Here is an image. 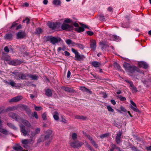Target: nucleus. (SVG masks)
<instances>
[{
  "mask_svg": "<svg viewBox=\"0 0 151 151\" xmlns=\"http://www.w3.org/2000/svg\"><path fill=\"white\" fill-rule=\"evenodd\" d=\"M58 24L57 23L52 22H50L47 23V25L49 27L52 29H55L56 27Z\"/></svg>",
  "mask_w": 151,
  "mask_h": 151,
  "instance_id": "nucleus-12",
  "label": "nucleus"
},
{
  "mask_svg": "<svg viewBox=\"0 0 151 151\" xmlns=\"http://www.w3.org/2000/svg\"><path fill=\"white\" fill-rule=\"evenodd\" d=\"M108 134H102V135H101L100 136V137L103 139V138H104L105 137H107L108 136Z\"/></svg>",
  "mask_w": 151,
  "mask_h": 151,
  "instance_id": "nucleus-45",
  "label": "nucleus"
},
{
  "mask_svg": "<svg viewBox=\"0 0 151 151\" xmlns=\"http://www.w3.org/2000/svg\"><path fill=\"white\" fill-rule=\"evenodd\" d=\"M100 45L102 50L108 47L107 44L104 42H101L100 43Z\"/></svg>",
  "mask_w": 151,
  "mask_h": 151,
  "instance_id": "nucleus-21",
  "label": "nucleus"
},
{
  "mask_svg": "<svg viewBox=\"0 0 151 151\" xmlns=\"http://www.w3.org/2000/svg\"><path fill=\"white\" fill-rule=\"evenodd\" d=\"M88 34L89 35L91 36L93 35V32H92L88 31L87 32Z\"/></svg>",
  "mask_w": 151,
  "mask_h": 151,
  "instance_id": "nucleus-57",
  "label": "nucleus"
},
{
  "mask_svg": "<svg viewBox=\"0 0 151 151\" xmlns=\"http://www.w3.org/2000/svg\"><path fill=\"white\" fill-rule=\"evenodd\" d=\"M62 117V122H64L65 123H66L67 122V121L65 120V119L63 118V116L61 117Z\"/></svg>",
  "mask_w": 151,
  "mask_h": 151,
  "instance_id": "nucleus-55",
  "label": "nucleus"
},
{
  "mask_svg": "<svg viewBox=\"0 0 151 151\" xmlns=\"http://www.w3.org/2000/svg\"><path fill=\"white\" fill-rule=\"evenodd\" d=\"M1 118L0 117V132L6 135L8 134V131L6 129L2 128L3 122L1 120Z\"/></svg>",
  "mask_w": 151,
  "mask_h": 151,
  "instance_id": "nucleus-10",
  "label": "nucleus"
},
{
  "mask_svg": "<svg viewBox=\"0 0 151 151\" xmlns=\"http://www.w3.org/2000/svg\"><path fill=\"white\" fill-rule=\"evenodd\" d=\"M32 116L33 117H35L36 119L38 118V116L37 115V113L36 112H34Z\"/></svg>",
  "mask_w": 151,
  "mask_h": 151,
  "instance_id": "nucleus-48",
  "label": "nucleus"
},
{
  "mask_svg": "<svg viewBox=\"0 0 151 151\" xmlns=\"http://www.w3.org/2000/svg\"><path fill=\"white\" fill-rule=\"evenodd\" d=\"M52 94L51 91L49 89H47L45 90V94L48 96H51Z\"/></svg>",
  "mask_w": 151,
  "mask_h": 151,
  "instance_id": "nucleus-27",
  "label": "nucleus"
},
{
  "mask_svg": "<svg viewBox=\"0 0 151 151\" xmlns=\"http://www.w3.org/2000/svg\"><path fill=\"white\" fill-rule=\"evenodd\" d=\"M73 25L75 27H76V28H77L78 27H79V25H78V24L76 23V22H75L73 24Z\"/></svg>",
  "mask_w": 151,
  "mask_h": 151,
  "instance_id": "nucleus-62",
  "label": "nucleus"
},
{
  "mask_svg": "<svg viewBox=\"0 0 151 151\" xmlns=\"http://www.w3.org/2000/svg\"><path fill=\"white\" fill-rule=\"evenodd\" d=\"M90 47L92 50H94L96 47V42L93 40H91L90 41Z\"/></svg>",
  "mask_w": 151,
  "mask_h": 151,
  "instance_id": "nucleus-16",
  "label": "nucleus"
},
{
  "mask_svg": "<svg viewBox=\"0 0 151 151\" xmlns=\"http://www.w3.org/2000/svg\"><path fill=\"white\" fill-rule=\"evenodd\" d=\"M20 107L24 109L27 110V113L28 114H29L31 112L30 110L29 109L28 107L26 105H21Z\"/></svg>",
  "mask_w": 151,
  "mask_h": 151,
  "instance_id": "nucleus-23",
  "label": "nucleus"
},
{
  "mask_svg": "<svg viewBox=\"0 0 151 151\" xmlns=\"http://www.w3.org/2000/svg\"><path fill=\"white\" fill-rule=\"evenodd\" d=\"M35 109L37 111H40L42 109V108L40 106H36L34 105Z\"/></svg>",
  "mask_w": 151,
  "mask_h": 151,
  "instance_id": "nucleus-40",
  "label": "nucleus"
},
{
  "mask_svg": "<svg viewBox=\"0 0 151 151\" xmlns=\"http://www.w3.org/2000/svg\"><path fill=\"white\" fill-rule=\"evenodd\" d=\"M111 102L113 105H115L116 104V102L114 100H111Z\"/></svg>",
  "mask_w": 151,
  "mask_h": 151,
  "instance_id": "nucleus-61",
  "label": "nucleus"
},
{
  "mask_svg": "<svg viewBox=\"0 0 151 151\" xmlns=\"http://www.w3.org/2000/svg\"><path fill=\"white\" fill-rule=\"evenodd\" d=\"M123 66L125 70L129 74L139 72L138 68L134 66H131L127 63H124Z\"/></svg>",
  "mask_w": 151,
  "mask_h": 151,
  "instance_id": "nucleus-3",
  "label": "nucleus"
},
{
  "mask_svg": "<svg viewBox=\"0 0 151 151\" xmlns=\"http://www.w3.org/2000/svg\"><path fill=\"white\" fill-rule=\"evenodd\" d=\"M87 138L89 139V140L91 141V143L93 141H94V140L89 135H88L87 136Z\"/></svg>",
  "mask_w": 151,
  "mask_h": 151,
  "instance_id": "nucleus-53",
  "label": "nucleus"
},
{
  "mask_svg": "<svg viewBox=\"0 0 151 151\" xmlns=\"http://www.w3.org/2000/svg\"><path fill=\"white\" fill-rule=\"evenodd\" d=\"M92 65L95 68H98L101 65L100 63L97 61H93L92 63Z\"/></svg>",
  "mask_w": 151,
  "mask_h": 151,
  "instance_id": "nucleus-25",
  "label": "nucleus"
},
{
  "mask_svg": "<svg viewBox=\"0 0 151 151\" xmlns=\"http://www.w3.org/2000/svg\"><path fill=\"white\" fill-rule=\"evenodd\" d=\"M139 65L140 67H142L145 68H148V65L145 62L141 61L139 63Z\"/></svg>",
  "mask_w": 151,
  "mask_h": 151,
  "instance_id": "nucleus-20",
  "label": "nucleus"
},
{
  "mask_svg": "<svg viewBox=\"0 0 151 151\" xmlns=\"http://www.w3.org/2000/svg\"><path fill=\"white\" fill-rule=\"evenodd\" d=\"M61 88L63 90H64L66 91L70 92L72 91L71 89L68 87H62Z\"/></svg>",
  "mask_w": 151,
  "mask_h": 151,
  "instance_id": "nucleus-31",
  "label": "nucleus"
},
{
  "mask_svg": "<svg viewBox=\"0 0 151 151\" xmlns=\"http://www.w3.org/2000/svg\"><path fill=\"white\" fill-rule=\"evenodd\" d=\"M28 78H30L32 80H36L38 79V76L36 75H33L31 74H29L28 75Z\"/></svg>",
  "mask_w": 151,
  "mask_h": 151,
  "instance_id": "nucleus-26",
  "label": "nucleus"
},
{
  "mask_svg": "<svg viewBox=\"0 0 151 151\" xmlns=\"http://www.w3.org/2000/svg\"><path fill=\"white\" fill-rule=\"evenodd\" d=\"M20 128L21 132L23 134V135L26 136L27 135H29V133L30 132V131L28 130L27 131L25 129V127L22 125H20Z\"/></svg>",
  "mask_w": 151,
  "mask_h": 151,
  "instance_id": "nucleus-9",
  "label": "nucleus"
},
{
  "mask_svg": "<svg viewBox=\"0 0 151 151\" xmlns=\"http://www.w3.org/2000/svg\"><path fill=\"white\" fill-rule=\"evenodd\" d=\"M86 26L85 25H82L81 27H78L75 29V31L78 32H83L84 30V28H86Z\"/></svg>",
  "mask_w": 151,
  "mask_h": 151,
  "instance_id": "nucleus-14",
  "label": "nucleus"
},
{
  "mask_svg": "<svg viewBox=\"0 0 151 151\" xmlns=\"http://www.w3.org/2000/svg\"><path fill=\"white\" fill-rule=\"evenodd\" d=\"M17 25V24L15 22H14L13 23L12 25L10 27L11 28H12L14 27H15Z\"/></svg>",
  "mask_w": 151,
  "mask_h": 151,
  "instance_id": "nucleus-54",
  "label": "nucleus"
},
{
  "mask_svg": "<svg viewBox=\"0 0 151 151\" xmlns=\"http://www.w3.org/2000/svg\"><path fill=\"white\" fill-rule=\"evenodd\" d=\"M122 135V132H119L117 134L116 137V141L117 143H119L120 142V139Z\"/></svg>",
  "mask_w": 151,
  "mask_h": 151,
  "instance_id": "nucleus-22",
  "label": "nucleus"
},
{
  "mask_svg": "<svg viewBox=\"0 0 151 151\" xmlns=\"http://www.w3.org/2000/svg\"><path fill=\"white\" fill-rule=\"evenodd\" d=\"M29 6V4L27 3H24L23 5V6L28 7Z\"/></svg>",
  "mask_w": 151,
  "mask_h": 151,
  "instance_id": "nucleus-64",
  "label": "nucleus"
},
{
  "mask_svg": "<svg viewBox=\"0 0 151 151\" xmlns=\"http://www.w3.org/2000/svg\"><path fill=\"white\" fill-rule=\"evenodd\" d=\"M70 75H71V73H70V71L69 70H68V71L67 77L68 78H70Z\"/></svg>",
  "mask_w": 151,
  "mask_h": 151,
  "instance_id": "nucleus-56",
  "label": "nucleus"
},
{
  "mask_svg": "<svg viewBox=\"0 0 151 151\" xmlns=\"http://www.w3.org/2000/svg\"><path fill=\"white\" fill-rule=\"evenodd\" d=\"M69 144L72 147L74 148H77L81 147L84 143L79 141H74L70 140Z\"/></svg>",
  "mask_w": 151,
  "mask_h": 151,
  "instance_id": "nucleus-5",
  "label": "nucleus"
},
{
  "mask_svg": "<svg viewBox=\"0 0 151 151\" xmlns=\"http://www.w3.org/2000/svg\"><path fill=\"white\" fill-rule=\"evenodd\" d=\"M29 21L30 20L28 18H26L25 19L23 20V22L24 23L25 22H26L27 24H28L29 23Z\"/></svg>",
  "mask_w": 151,
  "mask_h": 151,
  "instance_id": "nucleus-42",
  "label": "nucleus"
},
{
  "mask_svg": "<svg viewBox=\"0 0 151 151\" xmlns=\"http://www.w3.org/2000/svg\"><path fill=\"white\" fill-rule=\"evenodd\" d=\"M110 40L113 41H119L120 40V37L119 36L113 35H111L110 36Z\"/></svg>",
  "mask_w": 151,
  "mask_h": 151,
  "instance_id": "nucleus-19",
  "label": "nucleus"
},
{
  "mask_svg": "<svg viewBox=\"0 0 151 151\" xmlns=\"http://www.w3.org/2000/svg\"><path fill=\"white\" fill-rule=\"evenodd\" d=\"M72 138L73 140H75L77 138V135L75 133H73L72 135Z\"/></svg>",
  "mask_w": 151,
  "mask_h": 151,
  "instance_id": "nucleus-38",
  "label": "nucleus"
},
{
  "mask_svg": "<svg viewBox=\"0 0 151 151\" xmlns=\"http://www.w3.org/2000/svg\"><path fill=\"white\" fill-rule=\"evenodd\" d=\"M74 45H75L76 47L81 49H83L84 48V46L81 44L75 43Z\"/></svg>",
  "mask_w": 151,
  "mask_h": 151,
  "instance_id": "nucleus-29",
  "label": "nucleus"
},
{
  "mask_svg": "<svg viewBox=\"0 0 151 151\" xmlns=\"http://www.w3.org/2000/svg\"><path fill=\"white\" fill-rule=\"evenodd\" d=\"M119 97L121 101H124L126 100V98L124 97H123L122 96H119Z\"/></svg>",
  "mask_w": 151,
  "mask_h": 151,
  "instance_id": "nucleus-50",
  "label": "nucleus"
},
{
  "mask_svg": "<svg viewBox=\"0 0 151 151\" xmlns=\"http://www.w3.org/2000/svg\"><path fill=\"white\" fill-rule=\"evenodd\" d=\"M130 102L132 104L130 106L131 109L136 112H139V110L137 109L136 104L132 100L130 101Z\"/></svg>",
  "mask_w": 151,
  "mask_h": 151,
  "instance_id": "nucleus-11",
  "label": "nucleus"
},
{
  "mask_svg": "<svg viewBox=\"0 0 151 151\" xmlns=\"http://www.w3.org/2000/svg\"><path fill=\"white\" fill-rule=\"evenodd\" d=\"M65 41H66V43L68 45H70L71 44H72V45H74L75 44V43L74 42H72V41L70 40V39L66 40H65Z\"/></svg>",
  "mask_w": 151,
  "mask_h": 151,
  "instance_id": "nucleus-36",
  "label": "nucleus"
},
{
  "mask_svg": "<svg viewBox=\"0 0 151 151\" xmlns=\"http://www.w3.org/2000/svg\"><path fill=\"white\" fill-rule=\"evenodd\" d=\"M68 23H73L72 21L70 19L66 18L61 26V28L63 30H71L73 29V27L72 25H69Z\"/></svg>",
  "mask_w": 151,
  "mask_h": 151,
  "instance_id": "nucleus-2",
  "label": "nucleus"
},
{
  "mask_svg": "<svg viewBox=\"0 0 151 151\" xmlns=\"http://www.w3.org/2000/svg\"><path fill=\"white\" fill-rule=\"evenodd\" d=\"M87 89V88L85 87H81L80 88V89L84 92L86 91Z\"/></svg>",
  "mask_w": 151,
  "mask_h": 151,
  "instance_id": "nucleus-44",
  "label": "nucleus"
},
{
  "mask_svg": "<svg viewBox=\"0 0 151 151\" xmlns=\"http://www.w3.org/2000/svg\"><path fill=\"white\" fill-rule=\"evenodd\" d=\"M53 3L55 5H58L61 4V1L60 0H54Z\"/></svg>",
  "mask_w": 151,
  "mask_h": 151,
  "instance_id": "nucleus-30",
  "label": "nucleus"
},
{
  "mask_svg": "<svg viewBox=\"0 0 151 151\" xmlns=\"http://www.w3.org/2000/svg\"><path fill=\"white\" fill-rule=\"evenodd\" d=\"M72 52L75 54V58L77 60H80L84 58V56L83 55H80L77 51L73 48L71 49Z\"/></svg>",
  "mask_w": 151,
  "mask_h": 151,
  "instance_id": "nucleus-7",
  "label": "nucleus"
},
{
  "mask_svg": "<svg viewBox=\"0 0 151 151\" xmlns=\"http://www.w3.org/2000/svg\"><path fill=\"white\" fill-rule=\"evenodd\" d=\"M23 97L22 96H19L14 97L11 99L9 101L10 102H17L22 99Z\"/></svg>",
  "mask_w": 151,
  "mask_h": 151,
  "instance_id": "nucleus-15",
  "label": "nucleus"
},
{
  "mask_svg": "<svg viewBox=\"0 0 151 151\" xmlns=\"http://www.w3.org/2000/svg\"><path fill=\"white\" fill-rule=\"evenodd\" d=\"M64 53L65 56H69L70 55V53L67 51H65L64 52Z\"/></svg>",
  "mask_w": 151,
  "mask_h": 151,
  "instance_id": "nucleus-59",
  "label": "nucleus"
},
{
  "mask_svg": "<svg viewBox=\"0 0 151 151\" xmlns=\"http://www.w3.org/2000/svg\"><path fill=\"white\" fill-rule=\"evenodd\" d=\"M9 116L16 121H18L20 123H22L27 127L28 129L30 128L31 127V125L29 122L25 120L21 119L17 115L13 113H11L9 114Z\"/></svg>",
  "mask_w": 151,
  "mask_h": 151,
  "instance_id": "nucleus-1",
  "label": "nucleus"
},
{
  "mask_svg": "<svg viewBox=\"0 0 151 151\" xmlns=\"http://www.w3.org/2000/svg\"><path fill=\"white\" fill-rule=\"evenodd\" d=\"M16 109V108L15 106H12L11 107H9L6 110V111H12Z\"/></svg>",
  "mask_w": 151,
  "mask_h": 151,
  "instance_id": "nucleus-39",
  "label": "nucleus"
},
{
  "mask_svg": "<svg viewBox=\"0 0 151 151\" xmlns=\"http://www.w3.org/2000/svg\"><path fill=\"white\" fill-rule=\"evenodd\" d=\"M86 147L90 150L92 151H94V150L86 142H85Z\"/></svg>",
  "mask_w": 151,
  "mask_h": 151,
  "instance_id": "nucleus-32",
  "label": "nucleus"
},
{
  "mask_svg": "<svg viewBox=\"0 0 151 151\" xmlns=\"http://www.w3.org/2000/svg\"><path fill=\"white\" fill-rule=\"evenodd\" d=\"M32 141V139H24L22 140V142L24 148L27 149L29 147V145L31 144Z\"/></svg>",
  "mask_w": 151,
  "mask_h": 151,
  "instance_id": "nucleus-8",
  "label": "nucleus"
},
{
  "mask_svg": "<svg viewBox=\"0 0 151 151\" xmlns=\"http://www.w3.org/2000/svg\"><path fill=\"white\" fill-rule=\"evenodd\" d=\"M76 118L78 119H83V117L82 116H76L75 117Z\"/></svg>",
  "mask_w": 151,
  "mask_h": 151,
  "instance_id": "nucleus-51",
  "label": "nucleus"
},
{
  "mask_svg": "<svg viewBox=\"0 0 151 151\" xmlns=\"http://www.w3.org/2000/svg\"><path fill=\"white\" fill-rule=\"evenodd\" d=\"M4 50L6 52H9V50L6 46L4 47Z\"/></svg>",
  "mask_w": 151,
  "mask_h": 151,
  "instance_id": "nucleus-58",
  "label": "nucleus"
},
{
  "mask_svg": "<svg viewBox=\"0 0 151 151\" xmlns=\"http://www.w3.org/2000/svg\"><path fill=\"white\" fill-rule=\"evenodd\" d=\"M146 149L147 151H151V145L149 147H146Z\"/></svg>",
  "mask_w": 151,
  "mask_h": 151,
  "instance_id": "nucleus-63",
  "label": "nucleus"
},
{
  "mask_svg": "<svg viewBox=\"0 0 151 151\" xmlns=\"http://www.w3.org/2000/svg\"><path fill=\"white\" fill-rule=\"evenodd\" d=\"M42 118L44 120H45L47 119L46 114L45 113H44L42 114Z\"/></svg>",
  "mask_w": 151,
  "mask_h": 151,
  "instance_id": "nucleus-46",
  "label": "nucleus"
},
{
  "mask_svg": "<svg viewBox=\"0 0 151 151\" xmlns=\"http://www.w3.org/2000/svg\"><path fill=\"white\" fill-rule=\"evenodd\" d=\"M130 86L131 87V89L133 92H135L137 91L136 88L134 86L133 83H131Z\"/></svg>",
  "mask_w": 151,
  "mask_h": 151,
  "instance_id": "nucleus-35",
  "label": "nucleus"
},
{
  "mask_svg": "<svg viewBox=\"0 0 151 151\" xmlns=\"http://www.w3.org/2000/svg\"><path fill=\"white\" fill-rule=\"evenodd\" d=\"M9 64L14 65H16L19 64V61L17 60H12L10 62Z\"/></svg>",
  "mask_w": 151,
  "mask_h": 151,
  "instance_id": "nucleus-28",
  "label": "nucleus"
},
{
  "mask_svg": "<svg viewBox=\"0 0 151 151\" xmlns=\"http://www.w3.org/2000/svg\"><path fill=\"white\" fill-rule=\"evenodd\" d=\"M46 38L47 41H50V42L53 45L60 42L61 40V38L58 37L50 36H47Z\"/></svg>",
  "mask_w": 151,
  "mask_h": 151,
  "instance_id": "nucleus-4",
  "label": "nucleus"
},
{
  "mask_svg": "<svg viewBox=\"0 0 151 151\" xmlns=\"http://www.w3.org/2000/svg\"><path fill=\"white\" fill-rule=\"evenodd\" d=\"M25 36V34L24 32H19L17 34V37L18 39L22 38Z\"/></svg>",
  "mask_w": 151,
  "mask_h": 151,
  "instance_id": "nucleus-18",
  "label": "nucleus"
},
{
  "mask_svg": "<svg viewBox=\"0 0 151 151\" xmlns=\"http://www.w3.org/2000/svg\"><path fill=\"white\" fill-rule=\"evenodd\" d=\"M106 107L109 111L112 112H114V110L110 106L107 105L106 106Z\"/></svg>",
  "mask_w": 151,
  "mask_h": 151,
  "instance_id": "nucleus-37",
  "label": "nucleus"
},
{
  "mask_svg": "<svg viewBox=\"0 0 151 151\" xmlns=\"http://www.w3.org/2000/svg\"><path fill=\"white\" fill-rule=\"evenodd\" d=\"M111 148L110 149L109 151H113L114 150L116 147V145H111Z\"/></svg>",
  "mask_w": 151,
  "mask_h": 151,
  "instance_id": "nucleus-49",
  "label": "nucleus"
},
{
  "mask_svg": "<svg viewBox=\"0 0 151 151\" xmlns=\"http://www.w3.org/2000/svg\"><path fill=\"white\" fill-rule=\"evenodd\" d=\"M40 128H37L35 130L34 132H32L31 135L32 137L35 136L36 134H37L40 133Z\"/></svg>",
  "mask_w": 151,
  "mask_h": 151,
  "instance_id": "nucleus-24",
  "label": "nucleus"
},
{
  "mask_svg": "<svg viewBox=\"0 0 151 151\" xmlns=\"http://www.w3.org/2000/svg\"><path fill=\"white\" fill-rule=\"evenodd\" d=\"M9 84L11 86H15L16 83L14 81H11L10 82H9Z\"/></svg>",
  "mask_w": 151,
  "mask_h": 151,
  "instance_id": "nucleus-47",
  "label": "nucleus"
},
{
  "mask_svg": "<svg viewBox=\"0 0 151 151\" xmlns=\"http://www.w3.org/2000/svg\"><path fill=\"white\" fill-rule=\"evenodd\" d=\"M91 143L92 144V145L95 147L97 148L98 147V145L97 144H96V143L94 140Z\"/></svg>",
  "mask_w": 151,
  "mask_h": 151,
  "instance_id": "nucleus-41",
  "label": "nucleus"
},
{
  "mask_svg": "<svg viewBox=\"0 0 151 151\" xmlns=\"http://www.w3.org/2000/svg\"><path fill=\"white\" fill-rule=\"evenodd\" d=\"M120 109L123 112H126L127 111V110L123 106H121L120 107Z\"/></svg>",
  "mask_w": 151,
  "mask_h": 151,
  "instance_id": "nucleus-43",
  "label": "nucleus"
},
{
  "mask_svg": "<svg viewBox=\"0 0 151 151\" xmlns=\"http://www.w3.org/2000/svg\"><path fill=\"white\" fill-rule=\"evenodd\" d=\"M52 133V131L51 130L48 129L45 132L44 136V139H48Z\"/></svg>",
  "mask_w": 151,
  "mask_h": 151,
  "instance_id": "nucleus-13",
  "label": "nucleus"
},
{
  "mask_svg": "<svg viewBox=\"0 0 151 151\" xmlns=\"http://www.w3.org/2000/svg\"><path fill=\"white\" fill-rule=\"evenodd\" d=\"M86 91V92L87 93H89L90 94H91L92 93V92L91 90H90L88 88L87 89Z\"/></svg>",
  "mask_w": 151,
  "mask_h": 151,
  "instance_id": "nucleus-60",
  "label": "nucleus"
},
{
  "mask_svg": "<svg viewBox=\"0 0 151 151\" xmlns=\"http://www.w3.org/2000/svg\"><path fill=\"white\" fill-rule=\"evenodd\" d=\"M52 114L53 118L56 121H58L59 119V114L56 111H54L52 112Z\"/></svg>",
  "mask_w": 151,
  "mask_h": 151,
  "instance_id": "nucleus-17",
  "label": "nucleus"
},
{
  "mask_svg": "<svg viewBox=\"0 0 151 151\" xmlns=\"http://www.w3.org/2000/svg\"><path fill=\"white\" fill-rule=\"evenodd\" d=\"M28 74H24L22 73H17L16 75L15 78L17 79H21L22 80L26 79L28 78Z\"/></svg>",
  "mask_w": 151,
  "mask_h": 151,
  "instance_id": "nucleus-6",
  "label": "nucleus"
},
{
  "mask_svg": "<svg viewBox=\"0 0 151 151\" xmlns=\"http://www.w3.org/2000/svg\"><path fill=\"white\" fill-rule=\"evenodd\" d=\"M42 32L41 29L40 28H38L36 29L35 33L37 34H40Z\"/></svg>",
  "mask_w": 151,
  "mask_h": 151,
  "instance_id": "nucleus-34",
  "label": "nucleus"
},
{
  "mask_svg": "<svg viewBox=\"0 0 151 151\" xmlns=\"http://www.w3.org/2000/svg\"><path fill=\"white\" fill-rule=\"evenodd\" d=\"M44 139H43L42 137L40 138L39 139H38L37 141L38 143H40L41 142H43L44 141Z\"/></svg>",
  "mask_w": 151,
  "mask_h": 151,
  "instance_id": "nucleus-52",
  "label": "nucleus"
},
{
  "mask_svg": "<svg viewBox=\"0 0 151 151\" xmlns=\"http://www.w3.org/2000/svg\"><path fill=\"white\" fill-rule=\"evenodd\" d=\"M12 35L11 34H8L6 35L4 37L6 39H11L12 37Z\"/></svg>",
  "mask_w": 151,
  "mask_h": 151,
  "instance_id": "nucleus-33",
  "label": "nucleus"
}]
</instances>
